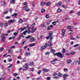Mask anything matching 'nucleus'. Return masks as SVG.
<instances>
[{
  "instance_id": "obj_1",
  "label": "nucleus",
  "mask_w": 80,
  "mask_h": 80,
  "mask_svg": "<svg viewBox=\"0 0 80 80\" xmlns=\"http://www.w3.org/2000/svg\"><path fill=\"white\" fill-rule=\"evenodd\" d=\"M52 45H53V44L52 43V42H49L48 43H46L44 46H41V50H45V48H46L48 46V47H51L52 46Z\"/></svg>"
},
{
  "instance_id": "obj_2",
  "label": "nucleus",
  "mask_w": 80,
  "mask_h": 80,
  "mask_svg": "<svg viewBox=\"0 0 80 80\" xmlns=\"http://www.w3.org/2000/svg\"><path fill=\"white\" fill-rule=\"evenodd\" d=\"M27 28H26V27H24L23 28H19V30H20L21 32H22V31H23V30H24L25 29L27 31L28 30L30 29V28H28V26L29 25V24H28V23H27Z\"/></svg>"
},
{
  "instance_id": "obj_3",
  "label": "nucleus",
  "mask_w": 80,
  "mask_h": 80,
  "mask_svg": "<svg viewBox=\"0 0 80 80\" xmlns=\"http://www.w3.org/2000/svg\"><path fill=\"white\" fill-rule=\"evenodd\" d=\"M49 36L47 37L46 38L47 40L50 39V40H51V41L49 42H52V40L53 38V36H52V32H51L49 33Z\"/></svg>"
},
{
  "instance_id": "obj_4",
  "label": "nucleus",
  "mask_w": 80,
  "mask_h": 80,
  "mask_svg": "<svg viewBox=\"0 0 80 80\" xmlns=\"http://www.w3.org/2000/svg\"><path fill=\"white\" fill-rule=\"evenodd\" d=\"M54 55H57L58 57H60V58H63V55H62V54L60 52H59L58 53H56L55 54H53Z\"/></svg>"
},
{
  "instance_id": "obj_5",
  "label": "nucleus",
  "mask_w": 80,
  "mask_h": 80,
  "mask_svg": "<svg viewBox=\"0 0 80 80\" xmlns=\"http://www.w3.org/2000/svg\"><path fill=\"white\" fill-rule=\"evenodd\" d=\"M23 9L25 10L26 12H29L30 10V8H28V6L27 5H26L23 7Z\"/></svg>"
},
{
  "instance_id": "obj_6",
  "label": "nucleus",
  "mask_w": 80,
  "mask_h": 80,
  "mask_svg": "<svg viewBox=\"0 0 80 80\" xmlns=\"http://www.w3.org/2000/svg\"><path fill=\"white\" fill-rule=\"evenodd\" d=\"M66 32V31L64 29H62V37H64V36L65 34V32Z\"/></svg>"
},
{
  "instance_id": "obj_7",
  "label": "nucleus",
  "mask_w": 80,
  "mask_h": 80,
  "mask_svg": "<svg viewBox=\"0 0 80 80\" xmlns=\"http://www.w3.org/2000/svg\"><path fill=\"white\" fill-rule=\"evenodd\" d=\"M27 33L28 34H29L30 33V29H29L28 31H25L24 32H22V33L24 35H26V33Z\"/></svg>"
},
{
  "instance_id": "obj_8",
  "label": "nucleus",
  "mask_w": 80,
  "mask_h": 80,
  "mask_svg": "<svg viewBox=\"0 0 80 80\" xmlns=\"http://www.w3.org/2000/svg\"><path fill=\"white\" fill-rule=\"evenodd\" d=\"M34 41H35V39L33 37H32L30 39V42H34Z\"/></svg>"
},
{
  "instance_id": "obj_9",
  "label": "nucleus",
  "mask_w": 80,
  "mask_h": 80,
  "mask_svg": "<svg viewBox=\"0 0 80 80\" xmlns=\"http://www.w3.org/2000/svg\"><path fill=\"white\" fill-rule=\"evenodd\" d=\"M53 27V26L52 25H51L50 26H49L47 30H51V29H52Z\"/></svg>"
},
{
  "instance_id": "obj_10",
  "label": "nucleus",
  "mask_w": 80,
  "mask_h": 80,
  "mask_svg": "<svg viewBox=\"0 0 80 80\" xmlns=\"http://www.w3.org/2000/svg\"><path fill=\"white\" fill-rule=\"evenodd\" d=\"M28 63H26L23 66V67H24L25 69H27L28 68Z\"/></svg>"
},
{
  "instance_id": "obj_11",
  "label": "nucleus",
  "mask_w": 80,
  "mask_h": 80,
  "mask_svg": "<svg viewBox=\"0 0 80 80\" xmlns=\"http://www.w3.org/2000/svg\"><path fill=\"white\" fill-rule=\"evenodd\" d=\"M50 5H51V2H49L46 3V5L47 6V7L50 6Z\"/></svg>"
},
{
  "instance_id": "obj_12",
  "label": "nucleus",
  "mask_w": 80,
  "mask_h": 80,
  "mask_svg": "<svg viewBox=\"0 0 80 80\" xmlns=\"http://www.w3.org/2000/svg\"><path fill=\"white\" fill-rule=\"evenodd\" d=\"M29 65L31 67L33 66H34V63H33V62H30Z\"/></svg>"
},
{
  "instance_id": "obj_13",
  "label": "nucleus",
  "mask_w": 80,
  "mask_h": 80,
  "mask_svg": "<svg viewBox=\"0 0 80 80\" xmlns=\"http://www.w3.org/2000/svg\"><path fill=\"white\" fill-rule=\"evenodd\" d=\"M43 71L44 72H48L49 71V69L43 68Z\"/></svg>"
},
{
  "instance_id": "obj_14",
  "label": "nucleus",
  "mask_w": 80,
  "mask_h": 80,
  "mask_svg": "<svg viewBox=\"0 0 80 80\" xmlns=\"http://www.w3.org/2000/svg\"><path fill=\"white\" fill-rule=\"evenodd\" d=\"M2 42H5V37L2 36Z\"/></svg>"
},
{
  "instance_id": "obj_15",
  "label": "nucleus",
  "mask_w": 80,
  "mask_h": 80,
  "mask_svg": "<svg viewBox=\"0 0 80 80\" xmlns=\"http://www.w3.org/2000/svg\"><path fill=\"white\" fill-rule=\"evenodd\" d=\"M62 10L60 8H58V13H60V12H62Z\"/></svg>"
},
{
  "instance_id": "obj_16",
  "label": "nucleus",
  "mask_w": 80,
  "mask_h": 80,
  "mask_svg": "<svg viewBox=\"0 0 80 80\" xmlns=\"http://www.w3.org/2000/svg\"><path fill=\"white\" fill-rule=\"evenodd\" d=\"M68 74H64L62 77L63 78H66V77H68Z\"/></svg>"
},
{
  "instance_id": "obj_17",
  "label": "nucleus",
  "mask_w": 80,
  "mask_h": 80,
  "mask_svg": "<svg viewBox=\"0 0 80 80\" xmlns=\"http://www.w3.org/2000/svg\"><path fill=\"white\" fill-rule=\"evenodd\" d=\"M35 43H32L30 44L29 45V47H33V46H35Z\"/></svg>"
},
{
  "instance_id": "obj_18",
  "label": "nucleus",
  "mask_w": 80,
  "mask_h": 80,
  "mask_svg": "<svg viewBox=\"0 0 80 80\" xmlns=\"http://www.w3.org/2000/svg\"><path fill=\"white\" fill-rule=\"evenodd\" d=\"M61 4H62V2H60L57 3V6H60V5H61Z\"/></svg>"
},
{
  "instance_id": "obj_19",
  "label": "nucleus",
  "mask_w": 80,
  "mask_h": 80,
  "mask_svg": "<svg viewBox=\"0 0 80 80\" xmlns=\"http://www.w3.org/2000/svg\"><path fill=\"white\" fill-rule=\"evenodd\" d=\"M26 55L28 57L30 55V52H26Z\"/></svg>"
},
{
  "instance_id": "obj_20",
  "label": "nucleus",
  "mask_w": 80,
  "mask_h": 80,
  "mask_svg": "<svg viewBox=\"0 0 80 80\" xmlns=\"http://www.w3.org/2000/svg\"><path fill=\"white\" fill-rule=\"evenodd\" d=\"M66 52V50L64 48H63L62 49V53H65Z\"/></svg>"
},
{
  "instance_id": "obj_21",
  "label": "nucleus",
  "mask_w": 80,
  "mask_h": 80,
  "mask_svg": "<svg viewBox=\"0 0 80 80\" xmlns=\"http://www.w3.org/2000/svg\"><path fill=\"white\" fill-rule=\"evenodd\" d=\"M72 62V60H68L67 61V63H71Z\"/></svg>"
},
{
  "instance_id": "obj_22",
  "label": "nucleus",
  "mask_w": 80,
  "mask_h": 80,
  "mask_svg": "<svg viewBox=\"0 0 80 80\" xmlns=\"http://www.w3.org/2000/svg\"><path fill=\"white\" fill-rule=\"evenodd\" d=\"M37 30V28H35L34 29H33L32 31V33H34L35 31Z\"/></svg>"
},
{
  "instance_id": "obj_23",
  "label": "nucleus",
  "mask_w": 80,
  "mask_h": 80,
  "mask_svg": "<svg viewBox=\"0 0 80 80\" xmlns=\"http://www.w3.org/2000/svg\"><path fill=\"white\" fill-rule=\"evenodd\" d=\"M15 1L14 0H11L10 1V3L11 4H13V3H14L15 2Z\"/></svg>"
},
{
  "instance_id": "obj_24",
  "label": "nucleus",
  "mask_w": 80,
  "mask_h": 80,
  "mask_svg": "<svg viewBox=\"0 0 80 80\" xmlns=\"http://www.w3.org/2000/svg\"><path fill=\"white\" fill-rule=\"evenodd\" d=\"M23 22V20L21 19H19V23H22Z\"/></svg>"
},
{
  "instance_id": "obj_25",
  "label": "nucleus",
  "mask_w": 80,
  "mask_h": 80,
  "mask_svg": "<svg viewBox=\"0 0 80 80\" xmlns=\"http://www.w3.org/2000/svg\"><path fill=\"white\" fill-rule=\"evenodd\" d=\"M58 77H62V74L60 73H58Z\"/></svg>"
},
{
  "instance_id": "obj_26",
  "label": "nucleus",
  "mask_w": 80,
  "mask_h": 80,
  "mask_svg": "<svg viewBox=\"0 0 80 80\" xmlns=\"http://www.w3.org/2000/svg\"><path fill=\"white\" fill-rule=\"evenodd\" d=\"M41 27H46V25L45 24H42L41 25Z\"/></svg>"
},
{
  "instance_id": "obj_27",
  "label": "nucleus",
  "mask_w": 80,
  "mask_h": 80,
  "mask_svg": "<svg viewBox=\"0 0 80 80\" xmlns=\"http://www.w3.org/2000/svg\"><path fill=\"white\" fill-rule=\"evenodd\" d=\"M32 37V36H28L27 37H25L26 39H28V38H31Z\"/></svg>"
},
{
  "instance_id": "obj_28",
  "label": "nucleus",
  "mask_w": 80,
  "mask_h": 80,
  "mask_svg": "<svg viewBox=\"0 0 80 80\" xmlns=\"http://www.w3.org/2000/svg\"><path fill=\"white\" fill-rule=\"evenodd\" d=\"M52 23L53 25H57V22H54Z\"/></svg>"
},
{
  "instance_id": "obj_29",
  "label": "nucleus",
  "mask_w": 80,
  "mask_h": 80,
  "mask_svg": "<svg viewBox=\"0 0 80 80\" xmlns=\"http://www.w3.org/2000/svg\"><path fill=\"white\" fill-rule=\"evenodd\" d=\"M61 7H63V8H67V6L64 5H62Z\"/></svg>"
},
{
  "instance_id": "obj_30",
  "label": "nucleus",
  "mask_w": 80,
  "mask_h": 80,
  "mask_svg": "<svg viewBox=\"0 0 80 80\" xmlns=\"http://www.w3.org/2000/svg\"><path fill=\"white\" fill-rule=\"evenodd\" d=\"M45 3V2H41V6H43V5H44Z\"/></svg>"
},
{
  "instance_id": "obj_31",
  "label": "nucleus",
  "mask_w": 80,
  "mask_h": 80,
  "mask_svg": "<svg viewBox=\"0 0 80 80\" xmlns=\"http://www.w3.org/2000/svg\"><path fill=\"white\" fill-rule=\"evenodd\" d=\"M45 11V10L43 9H41V13H44Z\"/></svg>"
},
{
  "instance_id": "obj_32",
  "label": "nucleus",
  "mask_w": 80,
  "mask_h": 80,
  "mask_svg": "<svg viewBox=\"0 0 80 80\" xmlns=\"http://www.w3.org/2000/svg\"><path fill=\"white\" fill-rule=\"evenodd\" d=\"M51 63L52 64V65H54V64H55V62L53 60V61L51 62Z\"/></svg>"
},
{
  "instance_id": "obj_33",
  "label": "nucleus",
  "mask_w": 80,
  "mask_h": 80,
  "mask_svg": "<svg viewBox=\"0 0 80 80\" xmlns=\"http://www.w3.org/2000/svg\"><path fill=\"white\" fill-rule=\"evenodd\" d=\"M45 17L46 18H49V16L48 14H47L46 15Z\"/></svg>"
},
{
  "instance_id": "obj_34",
  "label": "nucleus",
  "mask_w": 80,
  "mask_h": 80,
  "mask_svg": "<svg viewBox=\"0 0 80 80\" xmlns=\"http://www.w3.org/2000/svg\"><path fill=\"white\" fill-rule=\"evenodd\" d=\"M12 20H10L8 22V24L10 25V24L11 23H12Z\"/></svg>"
},
{
  "instance_id": "obj_35",
  "label": "nucleus",
  "mask_w": 80,
  "mask_h": 80,
  "mask_svg": "<svg viewBox=\"0 0 80 80\" xmlns=\"http://www.w3.org/2000/svg\"><path fill=\"white\" fill-rule=\"evenodd\" d=\"M73 34V32H70L68 33V35H70V36H72V35Z\"/></svg>"
},
{
  "instance_id": "obj_36",
  "label": "nucleus",
  "mask_w": 80,
  "mask_h": 80,
  "mask_svg": "<svg viewBox=\"0 0 80 80\" xmlns=\"http://www.w3.org/2000/svg\"><path fill=\"white\" fill-rule=\"evenodd\" d=\"M42 72V70H39L38 72V74L39 75H40V73Z\"/></svg>"
},
{
  "instance_id": "obj_37",
  "label": "nucleus",
  "mask_w": 80,
  "mask_h": 80,
  "mask_svg": "<svg viewBox=\"0 0 80 80\" xmlns=\"http://www.w3.org/2000/svg\"><path fill=\"white\" fill-rule=\"evenodd\" d=\"M72 26H68L67 28L68 29H71V28H72Z\"/></svg>"
},
{
  "instance_id": "obj_38",
  "label": "nucleus",
  "mask_w": 80,
  "mask_h": 80,
  "mask_svg": "<svg viewBox=\"0 0 80 80\" xmlns=\"http://www.w3.org/2000/svg\"><path fill=\"white\" fill-rule=\"evenodd\" d=\"M13 75H14V76L15 77H17V76L18 75V74L17 73H14L13 74Z\"/></svg>"
},
{
  "instance_id": "obj_39",
  "label": "nucleus",
  "mask_w": 80,
  "mask_h": 80,
  "mask_svg": "<svg viewBox=\"0 0 80 80\" xmlns=\"http://www.w3.org/2000/svg\"><path fill=\"white\" fill-rule=\"evenodd\" d=\"M53 78H54V79H58V77L57 76H55L53 77Z\"/></svg>"
},
{
  "instance_id": "obj_40",
  "label": "nucleus",
  "mask_w": 80,
  "mask_h": 80,
  "mask_svg": "<svg viewBox=\"0 0 80 80\" xmlns=\"http://www.w3.org/2000/svg\"><path fill=\"white\" fill-rule=\"evenodd\" d=\"M3 25V23L2 22L0 23V27H2Z\"/></svg>"
},
{
  "instance_id": "obj_41",
  "label": "nucleus",
  "mask_w": 80,
  "mask_h": 80,
  "mask_svg": "<svg viewBox=\"0 0 80 80\" xmlns=\"http://www.w3.org/2000/svg\"><path fill=\"white\" fill-rule=\"evenodd\" d=\"M64 72H67L68 71V69L66 68H65L64 69Z\"/></svg>"
},
{
  "instance_id": "obj_42",
  "label": "nucleus",
  "mask_w": 80,
  "mask_h": 80,
  "mask_svg": "<svg viewBox=\"0 0 80 80\" xmlns=\"http://www.w3.org/2000/svg\"><path fill=\"white\" fill-rule=\"evenodd\" d=\"M73 10H72L71 11L69 12V13L70 14H71V13H73Z\"/></svg>"
},
{
  "instance_id": "obj_43",
  "label": "nucleus",
  "mask_w": 80,
  "mask_h": 80,
  "mask_svg": "<svg viewBox=\"0 0 80 80\" xmlns=\"http://www.w3.org/2000/svg\"><path fill=\"white\" fill-rule=\"evenodd\" d=\"M79 46V44H77L73 46V47H78Z\"/></svg>"
},
{
  "instance_id": "obj_44",
  "label": "nucleus",
  "mask_w": 80,
  "mask_h": 80,
  "mask_svg": "<svg viewBox=\"0 0 80 80\" xmlns=\"http://www.w3.org/2000/svg\"><path fill=\"white\" fill-rule=\"evenodd\" d=\"M17 14L16 13H15L12 14V16H13V17H16V16H17Z\"/></svg>"
},
{
  "instance_id": "obj_45",
  "label": "nucleus",
  "mask_w": 80,
  "mask_h": 80,
  "mask_svg": "<svg viewBox=\"0 0 80 80\" xmlns=\"http://www.w3.org/2000/svg\"><path fill=\"white\" fill-rule=\"evenodd\" d=\"M71 40H76V39L72 37L71 38Z\"/></svg>"
},
{
  "instance_id": "obj_46",
  "label": "nucleus",
  "mask_w": 80,
  "mask_h": 80,
  "mask_svg": "<svg viewBox=\"0 0 80 80\" xmlns=\"http://www.w3.org/2000/svg\"><path fill=\"white\" fill-rule=\"evenodd\" d=\"M8 52L9 53H11V52H12V50L11 49H9L8 50Z\"/></svg>"
},
{
  "instance_id": "obj_47",
  "label": "nucleus",
  "mask_w": 80,
  "mask_h": 80,
  "mask_svg": "<svg viewBox=\"0 0 80 80\" xmlns=\"http://www.w3.org/2000/svg\"><path fill=\"white\" fill-rule=\"evenodd\" d=\"M75 53V52H72L71 53V55H74Z\"/></svg>"
},
{
  "instance_id": "obj_48",
  "label": "nucleus",
  "mask_w": 80,
  "mask_h": 80,
  "mask_svg": "<svg viewBox=\"0 0 80 80\" xmlns=\"http://www.w3.org/2000/svg\"><path fill=\"white\" fill-rule=\"evenodd\" d=\"M50 22H51V21H48L47 22V25H49L50 23Z\"/></svg>"
},
{
  "instance_id": "obj_49",
  "label": "nucleus",
  "mask_w": 80,
  "mask_h": 80,
  "mask_svg": "<svg viewBox=\"0 0 80 80\" xmlns=\"http://www.w3.org/2000/svg\"><path fill=\"white\" fill-rule=\"evenodd\" d=\"M5 4V2H3L2 3V6H4Z\"/></svg>"
},
{
  "instance_id": "obj_50",
  "label": "nucleus",
  "mask_w": 80,
  "mask_h": 80,
  "mask_svg": "<svg viewBox=\"0 0 80 80\" xmlns=\"http://www.w3.org/2000/svg\"><path fill=\"white\" fill-rule=\"evenodd\" d=\"M15 48V46H14L11 47L10 48H11V49H12L13 48Z\"/></svg>"
},
{
  "instance_id": "obj_51",
  "label": "nucleus",
  "mask_w": 80,
  "mask_h": 80,
  "mask_svg": "<svg viewBox=\"0 0 80 80\" xmlns=\"http://www.w3.org/2000/svg\"><path fill=\"white\" fill-rule=\"evenodd\" d=\"M18 32H14L13 33V35H14V36H16L17 35H18Z\"/></svg>"
},
{
  "instance_id": "obj_52",
  "label": "nucleus",
  "mask_w": 80,
  "mask_h": 80,
  "mask_svg": "<svg viewBox=\"0 0 80 80\" xmlns=\"http://www.w3.org/2000/svg\"><path fill=\"white\" fill-rule=\"evenodd\" d=\"M57 73H54L52 75L53 76H56V75H57Z\"/></svg>"
},
{
  "instance_id": "obj_53",
  "label": "nucleus",
  "mask_w": 80,
  "mask_h": 80,
  "mask_svg": "<svg viewBox=\"0 0 80 80\" xmlns=\"http://www.w3.org/2000/svg\"><path fill=\"white\" fill-rule=\"evenodd\" d=\"M30 71H34V68H30Z\"/></svg>"
},
{
  "instance_id": "obj_54",
  "label": "nucleus",
  "mask_w": 80,
  "mask_h": 80,
  "mask_svg": "<svg viewBox=\"0 0 80 80\" xmlns=\"http://www.w3.org/2000/svg\"><path fill=\"white\" fill-rule=\"evenodd\" d=\"M76 38L78 39H80V36L78 35L76 37Z\"/></svg>"
},
{
  "instance_id": "obj_55",
  "label": "nucleus",
  "mask_w": 80,
  "mask_h": 80,
  "mask_svg": "<svg viewBox=\"0 0 80 80\" xmlns=\"http://www.w3.org/2000/svg\"><path fill=\"white\" fill-rule=\"evenodd\" d=\"M29 15H31V16H33V15H34L33 13H30Z\"/></svg>"
},
{
  "instance_id": "obj_56",
  "label": "nucleus",
  "mask_w": 80,
  "mask_h": 80,
  "mask_svg": "<svg viewBox=\"0 0 80 80\" xmlns=\"http://www.w3.org/2000/svg\"><path fill=\"white\" fill-rule=\"evenodd\" d=\"M4 26H5V27H8V23H4Z\"/></svg>"
},
{
  "instance_id": "obj_57",
  "label": "nucleus",
  "mask_w": 80,
  "mask_h": 80,
  "mask_svg": "<svg viewBox=\"0 0 80 80\" xmlns=\"http://www.w3.org/2000/svg\"><path fill=\"white\" fill-rule=\"evenodd\" d=\"M51 51L52 53H54L55 52V49H51Z\"/></svg>"
},
{
  "instance_id": "obj_58",
  "label": "nucleus",
  "mask_w": 80,
  "mask_h": 80,
  "mask_svg": "<svg viewBox=\"0 0 80 80\" xmlns=\"http://www.w3.org/2000/svg\"><path fill=\"white\" fill-rule=\"evenodd\" d=\"M2 79L3 80H5V78H3L2 77H0V80H2Z\"/></svg>"
},
{
  "instance_id": "obj_59",
  "label": "nucleus",
  "mask_w": 80,
  "mask_h": 80,
  "mask_svg": "<svg viewBox=\"0 0 80 80\" xmlns=\"http://www.w3.org/2000/svg\"><path fill=\"white\" fill-rule=\"evenodd\" d=\"M12 59H8V62H10L12 61Z\"/></svg>"
},
{
  "instance_id": "obj_60",
  "label": "nucleus",
  "mask_w": 80,
  "mask_h": 80,
  "mask_svg": "<svg viewBox=\"0 0 80 80\" xmlns=\"http://www.w3.org/2000/svg\"><path fill=\"white\" fill-rule=\"evenodd\" d=\"M4 50V48H2L0 49V51H3Z\"/></svg>"
},
{
  "instance_id": "obj_61",
  "label": "nucleus",
  "mask_w": 80,
  "mask_h": 80,
  "mask_svg": "<svg viewBox=\"0 0 80 80\" xmlns=\"http://www.w3.org/2000/svg\"><path fill=\"white\" fill-rule=\"evenodd\" d=\"M53 61L54 62H55L56 61H58V59H57L56 58L54 59L53 60Z\"/></svg>"
},
{
  "instance_id": "obj_62",
  "label": "nucleus",
  "mask_w": 80,
  "mask_h": 80,
  "mask_svg": "<svg viewBox=\"0 0 80 80\" xmlns=\"http://www.w3.org/2000/svg\"><path fill=\"white\" fill-rule=\"evenodd\" d=\"M65 20H70V18L68 17L65 18Z\"/></svg>"
},
{
  "instance_id": "obj_63",
  "label": "nucleus",
  "mask_w": 80,
  "mask_h": 80,
  "mask_svg": "<svg viewBox=\"0 0 80 80\" xmlns=\"http://www.w3.org/2000/svg\"><path fill=\"white\" fill-rule=\"evenodd\" d=\"M77 14L78 15L80 16V12H77Z\"/></svg>"
},
{
  "instance_id": "obj_64",
  "label": "nucleus",
  "mask_w": 80,
  "mask_h": 80,
  "mask_svg": "<svg viewBox=\"0 0 80 80\" xmlns=\"http://www.w3.org/2000/svg\"><path fill=\"white\" fill-rule=\"evenodd\" d=\"M78 64H80V58H79V61L78 62Z\"/></svg>"
}]
</instances>
